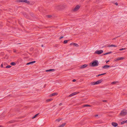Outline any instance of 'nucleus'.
Masks as SVG:
<instances>
[{
    "instance_id": "obj_8",
    "label": "nucleus",
    "mask_w": 127,
    "mask_h": 127,
    "mask_svg": "<svg viewBox=\"0 0 127 127\" xmlns=\"http://www.w3.org/2000/svg\"><path fill=\"white\" fill-rule=\"evenodd\" d=\"M80 8V6L79 5L76 6L73 9L74 11H76L78 9Z\"/></svg>"
},
{
    "instance_id": "obj_5",
    "label": "nucleus",
    "mask_w": 127,
    "mask_h": 127,
    "mask_svg": "<svg viewBox=\"0 0 127 127\" xmlns=\"http://www.w3.org/2000/svg\"><path fill=\"white\" fill-rule=\"evenodd\" d=\"M125 59L124 57H119L118 58H116L114 60V61L115 62H117L119 60H123Z\"/></svg>"
},
{
    "instance_id": "obj_36",
    "label": "nucleus",
    "mask_w": 127,
    "mask_h": 127,
    "mask_svg": "<svg viewBox=\"0 0 127 127\" xmlns=\"http://www.w3.org/2000/svg\"><path fill=\"white\" fill-rule=\"evenodd\" d=\"M103 102H106V100H103Z\"/></svg>"
},
{
    "instance_id": "obj_40",
    "label": "nucleus",
    "mask_w": 127,
    "mask_h": 127,
    "mask_svg": "<svg viewBox=\"0 0 127 127\" xmlns=\"http://www.w3.org/2000/svg\"><path fill=\"white\" fill-rule=\"evenodd\" d=\"M41 46H42V47H43V45H41Z\"/></svg>"
},
{
    "instance_id": "obj_31",
    "label": "nucleus",
    "mask_w": 127,
    "mask_h": 127,
    "mask_svg": "<svg viewBox=\"0 0 127 127\" xmlns=\"http://www.w3.org/2000/svg\"><path fill=\"white\" fill-rule=\"evenodd\" d=\"M115 4L116 5H118V3L117 2L115 3Z\"/></svg>"
},
{
    "instance_id": "obj_11",
    "label": "nucleus",
    "mask_w": 127,
    "mask_h": 127,
    "mask_svg": "<svg viewBox=\"0 0 127 127\" xmlns=\"http://www.w3.org/2000/svg\"><path fill=\"white\" fill-rule=\"evenodd\" d=\"M112 125L114 127H116L117 126L118 124L115 122H112Z\"/></svg>"
},
{
    "instance_id": "obj_18",
    "label": "nucleus",
    "mask_w": 127,
    "mask_h": 127,
    "mask_svg": "<svg viewBox=\"0 0 127 127\" xmlns=\"http://www.w3.org/2000/svg\"><path fill=\"white\" fill-rule=\"evenodd\" d=\"M10 64L12 65H15L16 64V63L14 62H12L10 63Z\"/></svg>"
},
{
    "instance_id": "obj_15",
    "label": "nucleus",
    "mask_w": 127,
    "mask_h": 127,
    "mask_svg": "<svg viewBox=\"0 0 127 127\" xmlns=\"http://www.w3.org/2000/svg\"><path fill=\"white\" fill-rule=\"evenodd\" d=\"M125 123H127V120L123 121L121 123V124L123 125Z\"/></svg>"
},
{
    "instance_id": "obj_29",
    "label": "nucleus",
    "mask_w": 127,
    "mask_h": 127,
    "mask_svg": "<svg viewBox=\"0 0 127 127\" xmlns=\"http://www.w3.org/2000/svg\"><path fill=\"white\" fill-rule=\"evenodd\" d=\"M116 83V82H112L111 83L112 84H115Z\"/></svg>"
},
{
    "instance_id": "obj_24",
    "label": "nucleus",
    "mask_w": 127,
    "mask_h": 127,
    "mask_svg": "<svg viewBox=\"0 0 127 127\" xmlns=\"http://www.w3.org/2000/svg\"><path fill=\"white\" fill-rule=\"evenodd\" d=\"M52 100V99H48L46 101L47 102H48V101H51Z\"/></svg>"
},
{
    "instance_id": "obj_17",
    "label": "nucleus",
    "mask_w": 127,
    "mask_h": 127,
    "mask_svg": "<svg viewBox=\"0 0 127 127\" xmlns=\"http://www.w3.org/2000/svg\"><path fill=\"white\" fill-rule=\"evenodd\" d=\"M57 94L56 93H54L50 95V96H52L56 95Z\"/></svg>"
},
{
    "instance_id": "obj_23",
    "label": "nucleus",
    "mask_w": 127,
    "mask_h": 127,
    "mask_svg": "<svg viewBox=\"0 0 127 127\" xmlns=\"http://www.w3.org/2000/svg\"><path fill=\"white\" fill-rule=\"evenodd\" d=\"M106 74V73H104L102 74H99V75H98L97 76H100V75H103L105 74Z\"/></svg>"
},
{
    "instance_id": "obj_42",
    "label": "nucleus",
    "mask_w": 127,
    "mask_h": 127,
    "mask_svg": "<svg viewBox=\"0 0 127 127\" xmlns=\"http://www.w3.org/2000/svg\"><path fill=\"white\" fill-rule=\"evenodd\" d=\"M98 116V115H96L95 116Z\"/></svg>"
},
{
    "instance_id": "obj_38",
    "label": "nucleus",
    "mask_w": 127,
    "mask_h": 127,
    "mask_svg": "<svg viewBox=\"0 0 127 127\" xmlns=\"http://www.w3.org/2000/svg\"><path fill=\"white\" fill-rule=\"evenodd\" d=\"M14 51V52H16V50H14V51Z\"/></svg>"
},
{
    "instance_id": "obj_28",
    "label": "nucleus",
    "mask_w": 127,
    "mask_h": 127,
    "mask_svg": "<svg viewBox=\"0 0 127 127\" xmlns=\"http://www.w3.org/2000/svg\"><path fill=\"white\" fill-rule=\"evenodd\" d=\"M67 40H65L64 41V43H67Z\"/></svg>"
},
{
    "instance_id": "obj_22",
    "label": "nucleus",
    "mask_w": 127,
    "mask_h": 127,
    "mask_svg": "<svg viewBox=\"0 0 127 127\" xmlns=\"http://www.w3.org/2000/svg\"><path fill=\"white\" fill-rule=\"evenodd\" d=\"M38 115V114H37L34 115L32 118V119L34 118Z\"/></svg>"
},
{
    "instance_id": "obj_32",
    "label": "nucleus",
    "mask_w": 127,
    "mask_h": 127,
    "mask_svg": "<svg viewBox=\"0 0 127 127\" xmlns=\"http://www.w3.org/2000/svg\"><path fill=\"white\" fill-rule=\"evenodd\" d=\"M3 65L2 64H1L0 66L1 67H3Z\"/></svg>"
},
{
    "instance_id": "obj_7",
    "label": "nucleus",
    "mask_w": 127,
    "mask_h": 127,
    "mask_svg": "<svg viewBox=\"0 0 127 127\" xmlns=\"http://www.w3.org/2000/svg\"><path fill=\"white\" fill-rule=\"evenodd\" d=\"M110 66L107 65H106L103 66L102 68L104 69H106L107 68H108Z\"/></svg>"
},
{
    "instance_id": "obj_30",
    "label": "nucleus",
    "mask_w": 127,
    "mask_h": 127,
    "mask_svg": "<svg viewBox=\"0 0 127 127\" xmlns=\"http://www.w3.org/2000/svg\"><path fill=\"white\" fill-rule=\"evenodd\" d=\"M47 17L48 18H50L51 17V15H48L47 16Z\"/></svg>"
},
{
    "instance_id": "obj_10",
    "label": "nucleus",
    "mask_w": 127,
    "mask_h": 127,
    "mask_svg": "<svg viewBox=\"0 0 127 127\" xmlns=\"http://www.w3.org/2000/svg\"><path fill=\"white\" fill-rule=\"evenodd\" d=\"M77 94V93L76 92L73 93L71 94L70 95H69V97H71L74 95H75Z\"/></svg>"
},
{
    "instance_id": "obj_3",
    "label": "nucleus",
    "mask_w": 127,
    "mask_h": 127,
    "mask_svg": "<svg viewBox=\"0 0 127 127\" xmlns=\"http://www.w3.org/2000/svg\"><path fill=\"white\" fill-rule=\"evenodd\" d=\"M127 114V110H123L121 112L120 115L122 116H124Z\"/></svg>"
},
{
    "instance_id": "obj_1",
    "label": "nucleus",
    "mask_w": 127,
    "mask_h": 127,
    "mask_svg": "<svg viewBox=\"0 0 127 127\" xmlns=\"http://www.w3.org/2000/svg\"><path fill=\"white\" fill-rule=\"evenodd\" d=\"M99 64L98 62L96 60L93 61L92 63V65L91 66L92 67H95L98 66Z\"/></svg>"
},
{
    "instance_id": "obj_34",
    "label": "nucleus",
    "mask_w": 127,
    "mask_h": 127,
    "mask_svg": "<svg viewBox=\"0 0 127 127\" xmlns=\"http://www.w3.org/2000/svg\"><path fill=\"white\" fill-rule=\"evenodd\" d=\"M73 43H71L70 44V45H73Z\"/></svg>"
},
{
    "instance_id": "obj_14",
    "label": "nucleus",
    "mask_w": 127,
    "mask_h": 127,
    "mask_svg": "<svg viewBox=\"0 0 127 127\" xmlns=\"http://www.w3.org/2000/svg\"><path fill=\"white\" fill-rule=\"evenodd\" d=\"M108 47H117V46L115 45H111L108 46Z\"/></svg>"
},
{
    "instance_id": "obj_37",
    "label": "nucleus",
    "mask_w": 127,
    "mask_h": 127,
    "mask_svg": "<svg viewBox=\"0 0 127 127\" xmlns=\"http://www.w3.org/2000/svg\"><path fill=\"white\" fill-rule=\"evenodd\" d=\"M109 61V60H108L106 62V63H107Z\"/></svg>"
},
{
    "instance_id": "obj_4",
    "label": "nucleus",
    "mask_w": 127,
    "mask_h": 127,
    "mask_svg": "<svg viewBox=\"0 0 127 127\" xmlns=\"http://www.w3.org/2000/svg\"><path fill=\"white\" fill-rule=\"evenodd\" d=\"M103 52V51L102 50H97L95 51V53L99 55L102 53Z\"/></svg>"
},
{
    "instance_id": "obj_39",
    "label": "nucleus",
    "mask_w": 127,
    "mask_h": 127,
    "mask_svg": "<svg viewBox=\"0 0 127 127\" xmlns=\"http://www.w3.org/2000/svg\"><path fill=\"white\" fill-rule=\"evenodd\" d=\"M61 104H62L61 103H60L59 104V105H61Z\"/></svg>"
},
{
    "instance_id": "obj_9",
    "label": "nucleus",
    "mask_w": 127,
    "mask_h": 127,
    "mask_svg": "<svg viewBox=\"0 0 127 127\" xmlns=\"http://www.w3.org/2000/svg\"><path fill=\"white\" fill-rule=\"evenodd\" d=\"M87 65L86 64H85L82 65L80 67V68L81 69H83L86 67L87 66Z\"/></svg>"
},
{
    "instance_id": "obj_26",
    "label": "nucleus",
    "mask_w": 127,
    "mask_h": 127,
    "mask_svg": "<svg viewBox=\"0 0 127 127\" xmlns=\"http://www.w3.org/2000/svg\"><path fill=\"white\" fill-rule=\"evenodd\" d=\"M125 49H126V48H122L121 49H120L119 50L120 51H122V50H125Z\"/></svg>"
},
{
    "instance_id": "obj_6",
    "label": "nucleus",
    "mask_w": 127,
    "mask_h": 127,
    "mask_svg": "<svg viewBox=\"0 0 127 127\" xmlns=\"http://www.w3.org/2000/svg\"><path fill=\"white\" fill-rule=\"evenodd\" d=\"M19 2H25L28 4L29 3V2L27 0H19Z\"/></svg>"
},
{
    "instance_id": "obj_35",
    "label": "nucleus",
    "mask_w": 127,
    "mask_h": 127,
    "mask_svg": "<svg viewBox=\"0 0 127 127\" xmlns=\"http://www.w3.org/2000/svg\"><path fill=\"white\" fill-rule=\"evenodd\" d=\"M63 36H62L60 37V39H61L62 38H63Z\"/></svg>"
},
{
    "instance_id": "obj_25",
    "label": "nucleus",
    "mask_w": 127,
    "mask_h": 127,
    "mask_svg": "<svg viewBox=\"0 0 127 127\" xmlns=\"http://www.w3.org/2000/svg\"><path fill=\"white\" fill-rule=\"evenodd\" d=\"M83 106L84 107L86 106H90V105H89L86 104L84 105Z\"/></svg>"
},
{
    "instance_id": "obj_13",
    "label": "nucleus",
    "mask_w": 127,
    "mask_h": 127,
    "mask_svg": "<svg viewBox=\"0 0 127 127\" xmlns=\"http://www.w3.org/2000/svg\"><path fill=\"white\" fill-rule=\"evenodd\" d=\"M55 70L54 69H50L49 70H45V71L46 72H49L50 71H54Z\"/></svg>"
},
{
    "instance_id": "obj_41",
    "label": "nucleus",
    "mask_w": 127,
    "mask_h": 127,
    "mask_svg": "<svg viewBox=\"0 0 127 127\" xmlns=\"http://www.w3.org/2000/svg\"><path fill=\"white\" fill-rule=\"evenodd\" d=\"M0 127H1V126H0Z\"/></svg>"
},
{
    "instance_id": "obj_12",
    "label": "nucleus",
    "mask_w": 127,
    "mask_h": 127,
    "mask_svg": "<svg viewBox=\"0 0 127 127\" xmlns=\"http://www.w3.org/2000/svg\"><path fill=\"white\" fill-rule=\"evenodd\" d=\"M35 61H33L31 62H30L29 63H28L26 64L27 65H29L31 64H33L35 63Z\"/></svg>"
},
{
    "instance_id": "obj_2",
    "label": "nucleus",
    "mask_w": 127,
    "mask_h": 127,
    "mask_svg": "<svg viewBox=\"0 0 127 127\" xmlns=\"http://www.w3.org/2000/svg\"><path fill=\"white\" fill-rule=\"evenodd\" d=\"M102 80H99L96 82H92L91 83V84L92 85H97L101 83L102 82Z\"/></svg>"
},
{
    "instance_id": "obj_19",
    "label": "nucleus",
    "mask_w": 127,
    "mask_h": 127,
    "mask_svg": "<svg viewBox=\"0 0 127 127\" xmlns=\"http://www.w3.org/2000/svg\"><path fill=\"white\" fill-rule=\"evenodd\" d=\"M73 45L76 47H78L79 46L77 44L75 43H73Z\"/></svg>"
},
{
    "instance_id": "obj_21",
    "label": "nucleus",
    "mask_w": 127,
    "mask_h": 127,
    "mask_svg": "<svg viewBox=\"0 0 127 127\" xmlns=\"http://www.w3.org/2000/svg\"><path fill=\"white\" fill-rule=\"evenodd\" d=\"M11 67V66L9 65L7 66H6V68H9Z\"/></svg>"
},
{
    "instance_id": "obj_33",
    "label": "nucleus",
    "mask_w": 127,
    "mask_h": 127,
    "mask_svg": "<svg viewBox=\"0 0 127 127\" xmlns=\"http://www.w3.org/2000/svg\"><path fill=\"white\" fill-rule=\"evenodd\" d=\"M76 81V80L75 79H73V80L72 81L73 82H74Z\"/></svg>"
},
{
    "instance_id": "obj_16",
    "label": "nucleus",
    "mask_w": 127,
    "mask_h": 127,
    "mask_svg": "<svg viewBox=\"0 0 127 127\" xmlns=\"http://www.w3.org/2000/svg\"><path fill=\"white\" fill-rule=\"evenodd\" d=\"M65 123H64L62 125H60V126H59L58 127H64V126L65 125Z\"/></svg>"
},
{
    "instance_id": "obj_27",
    "label": "nucleus",
    "mask_w": 127,
    "mask_h": 127,
    "mask_svg": "<svg viewBox=\"0 0 127 127\" xmlns=\"http://www.w3.org/2000/svg\"><path fill=\"white\" fill-rule=\"evenodd\" d=\"M61 120V119H58L56 120V121H57L58 122H59V121H60Z\"/></svg>"
},
{
    "instance_id": "obj_20",
    "label": "nucleus",
    "mask_w": 127,
    "mask_h": 127,
    "mask_svg": "<svg viewBox=\"0 0 127 127\" xmlns=\"http://www.w3.org/2000/svg\"><path fill=\"white\" fill-rule=\"evenodd\" d=\"M112 53V52H108V53H106L105 54H104V55H107V54H111V53Z\"/></svg>"
}]
</instances>
